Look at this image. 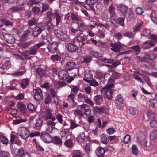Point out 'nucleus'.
Here are the masks:
<instances>
[{
    "instance_id": "f8f14e48",
    "label": "nucleus",
    "mask_w": 157,
    "mask_h": 157,
    "mask_svg": "<svg viewBox=\"0 0 157 157\" xmlns=\"http://www.w3.org/2000/svg\"><path fill=\"white\" fill-rule=\"evenodd\" d=\"M117 8L124 16H126L128 9V7L123 4L118 5Z\"/></svg>"
},
{
    "instance_id": "7c9ffc66",
    "label": "nucleus",
    "mask_w": 157,
    "mask_h": 157,
    "mask_svg": "<svg viewBox=\"0 0 157 157\" xmlns=\"http://www.w3.org/2000/svg\"><path fill=\"white\" fill-rule=\"evenodd\" d=\"M37 49L34 45L29 48V55H36L37 53Z\"/></svg>"
},
{
    "instance_id": "5701e85b",
    "label": "nucleus",
    "mask_w": 157,
    "mask_h": 157,
    "mask_svg": "<svg viewBox=\"0 0 157 157\" xmlns=\"http://www.w3.org/2000/svg\"><path fill=\"white\" fill-rule=\"evenodd\" d=\"M54 17L55 18L56 20V25L57 26L58 25L61 21L62 17L56 12L54 13Z\"/></svg>"
},
{
    "instance_id": "20e7f679",
    "label": "nucleus",
    "mask_w": 157,
    "mask_h": 157,
    "mask_svg": "<svg viewBox=\"0 0 157 157\" xmlns=\"http://www.w3.org/2000/svg\"><path fill=\"white\" fill-rule=\"evenodd\" d=\"M51 112L52 111L49 108L46 109L44 112V114L42 116V118L45 121L48 120H55V118L52 116Z\"/></svg>"
},
{
    "instance_id": "5fc2aeb1",
    "label": "nucleus",
    "mask_w": 157,
    "mask_h": 157,
    "mask_svg": "<svg viewBox=\"0 0 157 157\" xmlns=\"http://www.w3.org/2000/svg\"><path fill=\"white\" fill-rule=\"evenodd\" d=\"M147 115L151 119L154 120L155 117V115L154 112L152 111H149Z\"/></svg>"
},
{
    "instance_id": "4c0bfd02",
    "label": "nucleus",
    "mask_w": 157,
    "mask_h": 157,
    "mask_svg": "<svg viewBox=\"0 0 157 157\" xmlns=\"http://www.w3.org/2000/svg\"><path fill=\"white\" fill-rule=\"evenodd\" d=\"M94 24L96 26L100 27L103 28L107 29L109 26V25L107 24H104L100 22H96L94 23Z\"/></svg>"
},
{
    "instance_id": "c9c22d12",
    "label": "nucleus",
    "mask_w": 157,
    "mask_h": 157,
    "mask_svg": "<svg viewBox=\"0 0 157 157\" xmlns=\"http://www.w3.org/2000/svg\"><path fill=\"white\" fill-rule=\"evenodd\" d=\"M85 139V134L83 132H82L80 133L77 138V140L79 142H82L84 141Z\"/></svg>"
},
{
    "instance_id": "7ed1b4c3",
    "label": "nucleus",
    "mask_w": 157,
    "mask_h": 157,
    "mask_svg": "<svg viewBox=\"0 0 157 157\" xmlns=\"http://www.w3.org/2000/svg\"><path fill=\"white\" fill-rule=\"evenodd\" d=\"M17 134L23 139H26L29 135V131L25 127H21L19 129Z\"/></svg>"
},
{
    "instance_id": "4be33fe9",
    "label": "nucleus",
    "mask_w": 157,
    "mask_h": 157,
    "mask_svg": "<svg viewBox=\"0 0 157 157\" xmlns=\"http://www.w3.org/2000/svg\"><path fill=\"white\" fill-rule=\"evenodd\" d=\"M32 29L31 28H28L27 30L25 31L21 36V38L24 40L28 36H29L32 34Z\"/></svg>"
},
{
    "instance_id": "603ef678",
    "label": "nucleus",
    "mask_w": 157,
    "mask_h": 157,
    "mask_svg": "<svg viewBox=\"0 0 157 157\" xmlns=\"http://www.w3.org/2000/svg\"><path fill=\"white\" fill-rule=\"evenodd\" d=\"M64 145L67 147L70 148L73 145V143L71 140H67L65 141L64 143Z\"/></svg>"
},
{
    "instance_id": "69168bd1",
    "label": "nucleus",
    "mask_w": 157,
    "mask_h": 157,
    "mask_svg": "<svg viewBox=\"0 0 157 157\" xmlns=\"http://www.w3.org/2000/svg\"><path fill=\"white\" fill-rule=\"evenodd\" d=\"M50 93L52 98H55L57 96V92L54 89H51L50 90Z\"/></svg>"
},
{
    "instance_id": "a878e982",
    "label": "nucleus",
    "mask_w": 157,
    "mask_h": 157,
    "mask_svg": "<svg viewBox=\"0 0 157 157\" xmlns=\"http://www.w3.org/2000/svg\"><path fill=\"white\" fill-rule=\"evenodd\" d=\"M29 82V80L28 78H24L22 81L20 85L22 88L25 89L27 87Z\"/></svg>"
},
{
    "instance_id": "aec40b11",
    "label": "nucleus",
    "mask_w": 157,
    "mask_h": 157,
    "mask_svg": "<svg viewBox=\"0 0 157 157\" xmlns=\"http://www.w3.org/2000/svg\"><path fill=\"white\" fill-rule=\"evenodd\" d=\"M42 120L40 118L37 120L34 126V128L35 129L40 130L42 126Z\"/></svg>"
},
{
    "instance_id": "393cba45",
    "label": "nucleus",
    "mask_w": 157,
    "mask_h": 157,
    "mask_svg": "<svg viewBox=\"0 0 157 157\" xmlns=\"http://www.w3.org/2000/svg\"><path fill=\"white\" fill-rule=\"evenodd\" d=\"M151 17L152 21L155 24H157V11H152L151 15Z\"/></svg>"
},
{
    "instance_id": "a18cd8bd",
    "label": "nucleus",
    "mask_w": 157,
    "mask_h": 157,
    "mask_svg": "<svg viewBox=\"0 0 157 157\" xmlns=\"http://www.w3.org/2000/svg\"><path fill=\"white\" fill-rule=\"evenodd\" d=\"M108 141V140L107 139L106 136L104 135H102L101 136V142L102 143L106 144Z\"/></svg>"
},
{
    "instance_id": "412c9836",
    "label": "nucleus",
    "mask_w": 157,
    "mask_h": 157,
    "mask_svg": "<svg viewBox=\"0 0 157 157\" xmlns=\"http://www.w3.org/2000/svg\"><path fill=\"white\" fill-rule=\"evenodd\" d=\"M44 25L47 26V29L48 30L53 29L54 27V25L52 22V20H48L46 21Z\"/></svg>"
},
{
    "instance_id": "052dcab7",
    "label": "nucleus",
    "mask_w": 157,
    "mask_h": 157,
    "mask_svg": "<svg viewBox=\"0 0 157 157\" xmlns=\"http://www.w3.org/2000/svg\"><path fill=\"white\" fill-rule=\"evenodd\" d=\"M129 111L131 114L134 115L136 113L137 109L135 107H130L129 108Z\"/></svg>"
},
{
    "instance_id": "ddd939ff",
    "label": "nucleus",
    "mask_w": 157,
    "mask_h": 157,
    "mask_svg": "<svg viewBox=\"0 0 157 157\" xmlns=\"http://www.w3.org/2000/svg\"><path fill=\"white\" fill-rule=\"evenodd\" d=\"M123 99L121 95H118L116 98V105L117 108L121 109L123 106Z\"/></svg>"
},
{
    "instance_id": "2eb2a0df",
    "label": "nucleus",
    "mask_w": 157,
    "mask_h": 157,
    "mask_svg": "<svg viewBox=\"0 0 157 157\" xmlns=\"http://www.w3.org/2000/svg\"><path fill=\"white\" fill-rule=\"evenodd\" d=\"M94 100L97 105H101L103 101V98L102 95H98L94 96Z\"/></svg>"
},
{
    "instance_id": "f257e3e1",
    "label": "nucleus",
    "mask_w": 157,
    "mask_h": 157,
    "mask_svg": "<svg viewBox=\"0 0 157 157\" xmlns=\"http://www.w3.org/2000/svg\"><path fill=\"white\" fill-rule=\"evenodd\" d=\"M45 25L42 23H38L36 26L33 29L32 34L34 37H36L41 33L44 29Z\"/></svg>"
},
{
    "instance_id": "79ce46f5",
    "label": "nucleus",
    "mask_w": 157,
    "mask_h": 157,
    "mask_svg": "<svg viewBox=\"0 0 157 157\" xmlns=\"http://www.w3.org/2000/svg\"><path fill=\"white\" fill-rule=\"evenodd\" d=\"M157 57V54L155 53H151L147 56V58L150 60L155 59Z\"/></svg>"
},
{
    "instance_id": "f704fd0d",
    "label": "nucleus",
    "mask_w": 157,
    "mask_h": 157,
    "mask_svg": "<svg viewBox=\"0 0 157 157\" xmlns=\"http://www.w3.org/2000/svg\"><path fill=\"white\" fill-rule=\"evenodd\" d=\"M123 35L124 36L128 37L130 39H133L135 37V34L131 32L128 31L124 33Z\"/></svg>"
},
{
    "instance_id": "3c124183",
    "label": "nucleus",
    "mask_w": 157,
    "mask_h": 157,
    "mask_svg": "<svg viewBox=\"0 0 157 157\" xmlns=\"http://www.w3.org/2000/svg\"><path fill=\"white\" fill-rule=\"evenodd\" d=\"M86 36L82 35V33H81L80 35H78L77 36V40L79 42H82L86 39Z\"/></svg>"
},
{
    "instance_id": "58836bf2",
    "label": "nucleus",
    "mask_w": 157,
    "mask_h": 157,
    "mask_svg": "<svg viewBox=\"0 0 157 157\" xmlns=\"http://www.w3.org/2000/svg\"><path fill=\"white\" fill-rule=\"evenodd\" d=\"M52 98L49 94H46L44 98V102L46 104H48L51 101Z\"/></svg>"
},
{
    "instance_id": "dca6fc26",
    "label": "nucleus",
    "mask_w": 157,
    "mask_h": 157,
    "mask_svg": "<svg viewBox=\"0 0 157 157\" xmlns=\"http://www.w3.org/2000/svg\"><path fill=\"white\" fill-rule=\"evenodd\" d=\"M66 47L67 50L70 52L75 51L78 48V47L75 45L71 43L67 44Z\"/></svg>"
},
{
    "instance_id": "e2e57ef3",
    "label": "nucleus",
    "mask_w": 157,
    "mask_h": 157,
    "mask_svg": "<svg viewBox=\"0 0 157 157\" xmlns=\"http://www.w3.org/2000/svg\"><path fill=\"white\" fill-rule=\"evenodd\" d=\"M150 126L152 128H157V121L155 120H153L150 122Z\"/></svg>"
},
{
    "instance_id": "2f4dec72",
    "label": "nucleus",
    "mask_w": 157,
    "mask_h": 157,
    "mask_svg": "<svg viewBox=\"0 0 157 157\" xmlns=\"http://www.w3.org/2000/svg\"><path fill=\"white\" fill-rule=\"evenodd\" d=\"M82 154L80 150H75L73 152V157H82Z\"/></svg>"
},
{
    "instance_id": "b1692460",
    "label": "nucleus",
    "mask_w": 157,
    "mask_h": 157,
    "mask_svg": "<svg viewBox=\"0 0 157 157\" xmlns=\"http://www.w3.org/2000/svg\"><path fill=\"white\" fill-rule=\"evenodd\" d=\"M75 67V64L71 61L68 62L66 65L67 70L69 71L74 69Z\"/></svg>"
},
{
    "instance_id": "13d9d810",
    "label": "nucleus",
    "mask_w": 157,
    "mask_h": 157,
    "mask_svg": "<svg viewBox=\"0 0 157 157\" xmlns=\"http://www.w3.org/2000/svg\"><path fill=\"white\" fill-rule=\"evenodd\" d=\"M101 60L103 62L108 63H111L113 61V59H107L103 58H102Z\"/></svg>"
},
{
    "instance_id": "4d7b16f0",
    "label": "nucleus",
    "mask_w": 157,
    "mask_h": 157,
    "mask_svg": "<svg viewBox=\"0 0 157 157\" xmlns=\"http://www.w3.org/2000/svg\"><path fill=\"white\" fill-rule=\"evenodd\" d=\"M151 33V31L148 29H146L143 31V33L142 35L144 36H148L150 35Z\"/></svg>"
},
{
    "instance_id": "9d476101",
    "label": "nucleus",
    "mask_w": 157,
    "mask_h": 157,
    "mask_svg": "<svg viewBox=\"0 0 157 157\" xmlns=\"http://www.w3.org/2000/svg\"><path fill=\"white\" fill-rule=\"evenodd\" d=\"M41 138L42 140L46 143H49L52 141V138L50 135L45 132H43L41 135Z\"/></svg>"
},
{
    "instance_id": "9b49d317",
    "label": "nucleus",
    "mask_w": 157,
    "mask_h": 157,
    "mask_svg": "<svg viewBox=\"0 0 157 157\" xmlns=\"http://www.w3.org/2000/svg\"><path fill=\"white\" fill-rule=\"evenodd\" d=\"M69 76L67 72L64 70H61L58 72V77L61 80H66Z\"/></svg>"
},
{
    "instance_id": "39448f33",
    "label": "nucleus",
    "mask_w": 157,
    "mask_h": 157,
    "mask_svg": "<svg viewBox=\"0 0 157 157\" xmlns=\"http://www.w3.org/2000/svg\"><path fill=\"white\" fill-rule=\"evenodd\" d=\"M124 45V44L120 42H117L115 43H111L110 46L111 47L110 49L116 53L120 52V49Z\"/></svg>"
},
{
    "instance_id": "bb28decb",
    "label": "nucleus",
    "mask_w": 157,
    "mask_h": 157,
    "mask_svg": "<svg viewBox=\"0 0 157 157\" xmlns=\"http://www.w3.org/2000/svg\"><path fill=\"white\" fill-rule=\"evenodd\" d=\"M109 12L111 15V17H113L116 16V14L115 13V8L112 5H110L108 9Z\"/></svg>"
},
{
    "instance_id": "4468645a",
    "label": "nucleus",
    "mask_w": 157,
    "mask_h": 157,
    "mask_svg": "<svg viewBox=\"0 0 157 157\" xmlns=\"http://www.w3.org/2000/svg\"><path fill=\"white\" fill-rule=\"evenodd\" d=\"M5 40L9 43L12 44L14 42L15 40L13 36L9 34H5L3 35Z\"/></svg>"
},
{
    "instance_id": "423d86ee",
    "label": "nucleus",
    "mask_w": 157,
    "mask_h": 157,
    "mask_svg": "<svg viewBox=\"0 0 157 157\" xmlns=\"http://www.w3.org/2000/svg\"><path fill=\"white\" fill-rule=\"evenodd\" d=\"M110 88L107 86H105L101 90V93L105 92V97L107 99L109 100L112 98V94L114 91L113 90L110 89Z\"/></svg>"
},
{
    "instance_id": "0e129e2a",
    "label": "nucleus",
    "mask_w": 157,
    "mask_h": 157,
    "mask_svg": "<svg viewBox=\"0 0 157 157\" xmlns=\"http://www.w3.org/2000/svg\"><path fill=\"white\" fill-rule=\"evenodd\" d=\"M37 22V20L35 18H33L28 22L29 26H31L35 25Z\"/></svg>"
},
{
    "instance_id": "72a5a7b5",
    "label": "nucleus",
    "mask_w": 157,
    "mask_h": 157,
    "mask_svg": "<svg viewBox=\"0 0 157 157\" xmlns=\"http://www.w3.org/2000/svg\"><path fill=\"white\" fill-rule=\"evenodd\" d=\"M0 140L2 143L6 145H7L9 142L8 139L2 135H0Z\"/></svg>"
},
{
    "instance_id": "e433bc0d",
    "label": "nucleus",
    "mask_w": 157,
    "mask_h": 157,
    "mask_svg": "<svg viewBox=\"0 0 157 157\" xmlns=\"http://www.w3.org/2000/svg\"><path fill=\"white\" fill-rule=\"evenodd\" d=\"M143 25V23L141 22L140 23L137 24L133 28V31L135 33H137L139 31Z\"/></svg>"
},
{
    "instance_id": "f3484780",
    "label": "nucleus",
    "mask_w": 157,
    "mask_h": 157,
    "mask_svg": "<svg viewBox=\"0 0 157 157\" xmlns=\"http://www.w3.org/2000/svg\"><path fill=\"white\" fill-rule=\"evenodd\" d=\"M137 136L138 141L142 143L145 139L146 135L143 132H140L137 133Z\"/></svg>"
},
{
    "instance_id": "1a4fd4ad",
    "label": "nucleus",
    "mask_w": 157,
    "mask_h": 157,
    "mask_svg": "<svg viewBox=\"0 0 157 157\" xmlns=\"http://www.w3.org/2000/svg\"><path fill=\"white\" fill-rule=\"evenodd\" d=\"M58 43L54 42L50 43L47 47V48L49 51L51 53H54L56 52L58 49Z\"/></svg>"
},
{
    "instance_id": "774afa93",
    "label": "nucleus",
    "mask_w": 157,
    "mask_h": 157,
    "mask_svg": "<svg viewBox=\"0 0 157 157\" xmlns=\"http://www.w3.org/2000/svg\"><path fill=\"white\" fill-rule=\"evenodd\" d=\"M113 36L115 38L117 39L118 40L122 38V35L120 32L117 33L115 34Z\"/></svg>"
},
{
    "instance_id": "ea45409f",
    "label": "nucleus",
    "mask_w": 157,
    "mask_h": 157,
    "mask_svg": "<svg viewBox=\"0 0 157 157\" xmlns=\"http://www.w3.org/2000/svg\"><path fill=\"white\" fill-rule=\"evenodd\" d=\"M61 59V57L57 54L52 55L51 56V59L53 61H59Z\"/></svg>"
},
{
    "instance_id": "49530a36",
    "label": "nucleus",
    "mask_w": 157,
    "mask_h": 157,
    "mask_svg": "<svg viewBox=\"0 0 157 157\" xmlns=\"http://www.w3.org/2000/svg\"><path fill=\"white\" fill-rule=\"evenodd\" d=\"M129 14L127 16L128 20H130L134 17V13L132 10H129Z\"/></svg>"
},
{
    "instance_id": "0eeeda50",
    "label": "nucleus",
    "mask_w": 157,
    "mask_h": 157,
    "mask_svg": "<svg viewBox=\"0 0 157 157\" xmlns=\"http://www.w3.org/2000/svg\"><path fill=\"white\" fill-rule=\"evenodd\" d=\"M34 98L37 101H40L42 99L43 95L42 91L40 88L34 89L33 90Z\"/></svg>"
},
{
    "instance_id": "c85d7f7f",
    "label": "nucleus",
    "mask_w": 157,
    "mask_h": 157,
    "mask_svg": "<svg viewBox=\"0 0 157 157\" xmlns=\"http://www.w3.org/2000/svg\"><path fill=\"white\" fill-rule=\"evenodd\" d=\"M17 106L19 109V110L21 112L25 111L26 109L25 105L23 103L21 102H18Z\"/></svg>"
},
{
    "instance_id": "bf43d9fd",
    "label": "nucleus",
    "mask_w": 157,
    "mask_h": 157,
    "mask_svg": "<svg viewBox=\"0 0 157 157\" xmlns=\"http://www.w3.org/2000/svg\"><path fill=\"white\" fill-rule=\"evenodd\" d=\"M132 153L135 155H137L138 153V149L137 146L135 145H133L132 147Z\"/></svg>"
},
{
    "instance_id": "09e8293b",
    "label": "nucleus",
    "mask_w": 157,
    "mask_h": 157,
    "mask_svg": "<svg viewBox=\"0 0 157 157\" xmlns=\"http://www.w3.org/2000/svg\"><path fill=\"white\" fill-rule=\"evenodd\" d=\"M28 109L30 111H35L36 109V107L35 105L32 103H29L27 105Z\"/></svg>"
},
{
    "instance_id": "680f3d73",
    "label": "nucleus",
    "mask_w": 157,
    "mask_h": 157,
    "mask_svg": "<svg viewBox=\"0 0 157 157\" xmlns=\"http://www.w3.org/2000/svg\"><path fill=\"white\" fill-rule=\"evenodd\" d=\"M56 116L58 122L60 123H62L63 120L62 115L57 113L56 114Z\"/></svg>"
},
{
    "instance_id": "6ab92c4d",
    "label": "nucleus",
    "mask_w": 157,
    "mask_h": 157,
    "mask_svg": "<svg viewBox=\"0 0 157 157\" xmlns=\"http://www.w3.org/2000/svg\"><path fill=\"white\" fill-rule=\"evenodd\" d=\"M96 152L98 157H103L105 151L101 147H99L96 149Z\"/></svg>"
},
{
    "instance_id": "864d4df0",
    "label": "nucleus",
    "mask_w": 157,
    "mask_h": 157,
    "mask_svg": "<svg viewBox=\"0 0 157 157\" xmlns=\"http://www.w3.org/2000/svg\"><path fill=\"white\" fill-rule=\"evenodd\" d=\"M131 141V138L130 136L127 134L124 137L123 142L125 144H127L130 142Z\"/></svg>"
},
{
    "instance_id": "c03bdc74",
    "label": "nucleus",
    "mask_w": 157,
    "mask_h": 157,
    "mask_svg": "<svg viewBox=\"0 0 157 157\" xmlns=\"http://www.w3.org/2000/svg\"><path fill=\"white\" fill-rule=\"evenodd\" d=\"M150 138L152 140H155L157 138V130H153L150 134Z\"/></svg>"
},
{
    "instance_id": "6e6d98bb",
    "label": "nucleus",
    "mask_w": 157,
    "mask_h": 157,
    "mask_svg": "<svg viewBox=\"0 0 157 157\" xmlns=\"http://www.w3.org/2000/svg\"><path fill=\"white\" fill-rule=\"evenodd\" d=\"M88 82L90 86H96L98 85V82L94 80H88Z\"/></svg>"
},
{
    "instance_id": "6e6552de",
    "label": "nucleus",
    "mask_w": 157,
    "mask_h": 157,
    "mask_svg": "<svg viewBox=\"0 0 157 157\" xmlns=\"http://www.w3.org/2000/svg\"><path fill=\"white\" fill-rule=\"evenodd\" d=\"M54 120H50L46 122V131L48 132H52L54 129L55 128V126L56 123L53 121Z\"/></svg>"
},
{
    "instance_id": "de8ad7c7",
    "label": "nucleus",
    "mask_w": 157,
    "mask_h": 157,
    "mask_svg": "<svg viewBox=\"0 0 157 157\" xmlns=\"http://www.w3.org/2000/svg\"><path fill=\"white\" fill-rule=\"evenodd\" d=\"M53 141L55 144L59 145H61L62 144V141L61 139L58 137H55L54 138Z\"/></svg>"
},
{
    "instance_id": "cd10ccee",
    "label": "nucleus",
    "mask_w": 157,
    "mask_h": 157,
    "mask_svg": "<svg viewBox=\"0 0 157 157\" xmlns=\"http://www.w3.org/2000/svg\"><path fill=\"white\" fill-rule=\"evenodd\" d=\"M78 29L79 31L80 32H82L86 29L87 27L83 23H78Z\"/></svg>"
},
{
    "instance_id": "8fccbe9b",
    "label": "nucleus",
    "mask_w": 157,
    "mask_h": 157,
    "mask_svg": "<svg viewBox=\"0 0 157 157\" xmlns=\"http://www.w3.org/2000/svg\"><path fill=\"white\" fill-rule=\"evenodd\" d=\"M84 75L85 77L87 78H91L93 76L91 72L89 70L85 71Z\"/></svg>"
},
{
    "instance_id": "338daca9",
    "label": "nucleus",
    "mask_w": 157,
    "mask_h": 157,
    "mask_svg": "<svg viewBox=\"0 0 157 157\" xmlns=\"http://www.w3.org/2000/svg\"><path fill=\"white\" fill-rule=\"evenodd\" d=\"M60 134L62 137L64 139H66L68 136L67 133L65 131L61 132Z\"/></svg>"
},
{
    "instance_id": "473e14b6",
    "label": "nucleus",
    "mask_w": 157,
    "mask_h": 157,
    "mask_svg": "<svg viewBox=\"0 0 157 157\" xmlns=\"http://www.w3.org/2000/svg\"><path fill=\"white\" fill-rule=\"evenodd\" d=\"M35 72L36 74L39 75L40 77H42L44 75L45 73L44 70L40 68L36 69Z\"/></svg>"
},
{
    "instance_id": "37998d69",
    "label": "nucleus",
    "mask_w": 157,
    "mask_h": 157,
    "mask_svg": "<svg viewBox=\"0 0 157 157\" xmlns=\"http://www.w3.org/2000/svg\"><path fill=\"white\" fill-rule=\"evenodd\" d=\"M114 80L113 78L110 77L108 79V83L106 86L109 87H113L114 86Z\"/></svg>"
},
{
    "instance_id": "a211bd4d",
    "label": "nucleus",
    "mask_w": 157,
    "mask_h": 157,
    "mask_svg": "<svg viewBox=\"0 0 157 157\" xmlns=\"http://www.w3.org/2000/svg\"><path fill=\"white\" fill-rule=\"evenodd\" d=\"M131 48L133 51L136 55H138L141 52V49L138 45L132 46L131 47Z\"/></svg>"
},
{
    "instance_id": "a19ab883",
    "label": "nucleus",
    "mask_w": 157,
    "mask_h": 157,
    "mask_svg": "<svg viewBox=\"0 0 157 157\" xmlns=\"http://www.w3.org/2000/svg\"><path fill=\"white\" fill-rule=\"evenodd\" d=\"M151 105L155 109H157V100L155 99H151L150 100Z\"/></svg>"
},
{
    "instance_id": "c756f323",
    "label": "nucleus",
    "mask_w": 157,
    "mask_h": 157,
    "mask_svg": "<svg viewBox=\"0 0 157 157\" xmlns=\"http://www.w3.org/2000/svg\"><path fill=\"white\" fill-rule=\"evenodd\" d=\"M78 96L80 101L84 102L87 98L88 97L87 95L83 93H79L78 94Z\"/></svg>"
},
{
    "instance_id": "f03ea898",
    "label": "nucleus",
    "mask_w": 157,
    "mask_h": 157,
    "mask_svg": "<svg viewBox=\"0 0 157 157\" xmlns=\"http://www.w3.org/2000/svg\"><path fill=\"white\" fill-rule=\"evenodd\" d=\"M54 33L59 40L65 41L69 39V36L68 35L59 29L56 30Z\"/></svg>"
}]
</instances>
